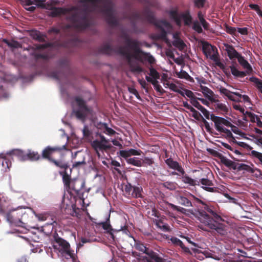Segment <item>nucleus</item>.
I'll use <instances>...</instances> for the list:
<instances>
[{"mask_svg":"<svg viewBox=\"0 0 262 262\" xmlns=\"http://www.w3.org/2000/svg\"><path fill=\"white\" fill-rule=\"evenodd\" d=\"M80 2L83 4L82 8L80 9L75 6L70 9L54 7L48 15L55 17L62 14H68L67 19L71 26L77 30H83L91 25L89 15L93 10L86 4L90 3L94 7L99 8L100 12L103 14L109 26L116 27L119 25V21L115 15L111 0H81Z\"/></svg>","mask_w":262,"mask_h":262,"instance_id":"nucleus-1","label":"nucleus"},{"mask_svg":"<svg viewBox=\"0 0 262 262\" xmlns=\"http://www.w3.org/2000/svg\"><path fill=\"white\" fill-rule=\"evenodd\" d=\"M30 36L35 40L40 42L45 41V36L37 30H32L30 32Z\"/></svg>","mask_w":262,"mask_h":262,"instance_id":"nucleus-35","label":"nucleus"},{"mask_svg":"<svg viewBox=\"0 0 262 262\" xmlns=\"http://www.w3.org/2000/svg\"><path fill=\"white\" fill-rule=\"evenodd\" d=\"M184 91L185 95L190 98L191 101L192 100H197V98L194 96L193 93L191 91L187 89H185Z\"/></svg>","mask_w":262,"mask_h":262,"instance_id":"nucleus-63","label":"nucleus"},{"mask_svg":"<svg viewBox=\"0 0 262 262\" xmlns=\"http://www.w3.org/2000/svg\"><path fill=\"white\" fill-rule=\"evenodd\" d=\"M168 14L170 18L173 19L178 26H180L181 24V18L183 19L185 25H189L192 23V18L189 10H187L180 15L178 9H176L169 11Z\"/></svg>","mask_w":262,"mask_h":262,"instance_id":"nucleus-12","label":"nucleus"},{"mask_svg":"<svg viewBox=\"0 0 262 262\" xmlns=\"http://www.w3.org/2000/svg\"><path fill=\"white\" fill-rule=\"evenodd\" d=\"M119 155L121 157L124 158H129L130 156H139L141 155L143 152L139 149L136 150L135 149H130L128 150H122L119 151Z\"/></svg>","mask_w":262,"mask_h":262,"instance_id":"nucleus-23","label":"nucleus"},{"mask_svg":"<svg viewBox=\"0 0 262 262\" xmlns=\"http://www.w3.org/2000/svg\"><path fill=\"white\" fill-rule=\"evenodd\" d=\"M207 151L214 157L219 158L220 160L221 163L223 162V161H224V159L226 157L221 153L213 149L208 148L207 149Z\"/></svg>","mask_w":262,"mask_h":262,"instance_id":"nucleus-45","label":"nucleus"},{"mask_svg":"<svg viewBox=\"0 0 262 262\" xmlns=\"http://www.w3.org/2000/svg\"><path fill=\"white\" fill-rule=\"evenodd\" d=\"M66 148V145L62 146H54L51 147L48 146L46 147L42 152V157L43 159H47L49 162H51L54 158L52 157L53 154L56 151H61L65 149Z\"/></svg>","mask_w":262,"mask_h":262,"instance_id":"nucleus-15","label":"nucleus"},{"mask_svg":"<svg viewBox=\"0 0 262 262\" xmlns=\"http://www.w3.org/2000/svg\"><path fill=\"white\" fill-rule=\"evenodd\" d=\"M139 2L144 5V12L147 22L149 24L154 25L157 28L160 30L157 34V38L160 39L167 42V32L163 28V26L166 28L171 27L170 24L167 20H157L155 17L154 13L150 10V7H158V3L154 0H138Z\"/></svg>","mask_w":262,"mask_h":262,"instance_id":"nucleus-3","label":"nucleus"},{"mask_svg":"<svg viewBox=\"0 0 262 262\" xmlns=\"http://www.w3.org/2000/svg\"><path fill=\"white\" fill-rule=\"evenodd\" d=\"M22 213L23 215H21L19 222L23 224H27L30 220L29 214H30L31 211H29L28 212L26 210L23 209Z\"/></svg>","mask_w":262,"mask_h":262,"instance_id":"nucleus-43","label":"nucleus"},{"mask_svg":"<svg viewBox=\"0 0 262 262\" xmlns=\"http://www.w3.org/2000/svg\"><path fill=\"white\" fill-rule=\"evenodd\" d=\"M72 211L71 214L72 216L78 217L80 215L79 212H80V210L78 208L76 207V205H72Z\"/></svg>","mask_w":262,"mask_h":262,"instance_id":"nucleus-62","label":"nucleus"},{"mask_svg":"<svg viewBox=\"0 0 262 262\" xmlns=\"http://www.w3.org/2000/svg\"><path fill=\"white\" fill-rule=\"evenodd\" d=\"M225 31L228 34H230L232 35H235V32L236 31V29L235 28L229 26V25L225 24Z\"/></svg>","mask_w":262,"mask_h":262,"instance_id":"nucleus-60","label":"nucleus"},{"mask_svg":"<svg viewBox=\"0 0 262 262\" xmlns=\"http://www.w3.org/2000/svg\"><path fill=\"white\" fill-rule=\"evenodd\" d=\"M143 12L144 10H143L142 14L137 11H133L128 15H126L124 17V19H127L130 20L131 25L133 27V32L134 33H138L140 32L136 26V21L138 20H140L143 23L147 22Z\"/></svg>","mask_w":262,"mask_h":262,"instance_id":"nucleus-14","label":"nucleus"},{"mask_svg":"<svg viewBox=\"0 0 262 262\" xmlns=\"http://www.w3.org/2000/svg\"><path fill=\"white\" fill-rule=\"evenodd\" d=\"M201 88L202 93L204 94V95L205 96L208 97H210L212 95V94H213L212 91L210 89L207 88V86H201Z\"/></svg>","mask_w":262,"mask_h":262,"instance_id":"nucleus-56","label":"nucleus"},{"mask_svg":"<svg viewBox=\"0 0 262 262\" xmlns=\"http://www.w3.org/2000/svg\"><path fill=\"white\" fill-rule=\"evenodd\" d=\"M125 159H126V162L129 164L137 167H141L143 165L142 159L139 158L134 157L130 158H127Z\"/></svg>","mask_w":262,"mask_h":262,"instance_id":"nucleus-37","label":"nucleus"},{"mask_svg":"<svg viewBox=\"0 0 262 262\" xmlns=\"http://www.w3.org/2000/svg\"><path fill=\"white\" fill-rule=\"evenodd\" d=\"M78 108L73 111L76 118L79 120L84 121L86 117L91 113V109L87 106L85 101L79 97H76L75 98Z\"/></svg>","mask_w":262,"mask_h":262,"instance_id":"nucleus-11","label":"nucleus"},{"mask_svg":"<svg viewBox=\"0 0 262 262\" xmlns=\"http://www.w3.org/2000/svg\"><path fill=\"white\" fill-rule=\"evenodd\" d=\"M7 155L12 157L13 156L17 157L20 160H26V154L21 150L18 149H14L7 152Z\"/></svg>","mask_w":262,"mask_h":262,"instance_id":"nucleus-31","label":"nucleus"},{"mask_svg":"<svg viewBox=\"0 0 262 262\" xmlns=\"http://www.w3.org/2000/svg\"><path fill=\"white\" fill-rule=\"evenodd\" d=\"M248 150H250L251 153L249 154L253 158L256 159L258 160L259 163L262 165V153L256 150H252L253 148L248 144V146L245 148Z\"/></svg>","mask_w":262,"mask_h":262,"instance_id":"nucleus-30","label":"nucleus"},{"mask_svg":"<svg viewBox=\"0 0 262 262\" xmlns=\"http://www.w3.org/2000/svg\"><path fill=\"white\" fill-rule=\"evenodd\" d=\"M202 50L205 55L215 61L216 65L221 69H225L224 64L219 61L217 50L215 46H212L207 42H204L203 44Z\"/></svg>","mask_w":262,"mask_h":262,"instance_id":"nucleus-9","label":"nucleus"},{"mask_svg":"<svg viewBox=\"0 0 262 262\" xmlns=\"http://www.w3.org/2000/svg\"><path fill=\"white\" fill-rule=\"evenodd\" d=\"M172 45L175 47L182 51L184 50L186 47V45L184 41L180 38H177L172 41Z\"/></svg>","mask_w":262,"mask_h":262,"instance_id":"nucleus-42","label":"nucleus"},{"mask_svg":"<svg viewBox=\"0 0 262 262\" xmlns=\"http://www.w3.org/2000/svg\"><path fill=\"white\" fill-rule=\"evenodd\" d=\"M210 119L214 122V127L217 131L221 133H224L226 138L234 139L231 131L226 128V127H229L231 125V123L229 121L224 118L216 116L213 114L210 115Z\"/></svg>","mask_w":262,"mask_h":262,"instance_id":"nucleus-6","label":"nucleus"},{"mask_svg":"<svg viewBox=\"0 0 262 262\" xmlns=\"http://www.w3.org/2000/svg\"><path fill=\"white\" fill-rule=\"evenodd\" d=\"M100 226H101L103 229L107 231V233H109L113 238H114V235L112 233L113 231H120L123 230H127V226H121L120 229L118 230H114L112 228L111 225L110 224V216L107 218V220L105 222H102L98 223L97 224Z\"/></svg>","mask_w":262,"mask_h":262,"instance_id":"nucleus-17","label":"nucleus"},{"mask_svg":"<svg viewBox=\"0 0 262 262\" xmlns=\"http://www.w3.org/2000/svg\"><path fill=\"white\" fill-rule=\"evenodd\" d=\"M156 225L159 229L164 232L169 231L170 228L168 224L163 222L161 220L157 221Z\"/></svg>","mask_w":262,"mask_h":262,"instance_id":"nucleus-40","label":"nucleus"},{"mask_svg":"<svg viewBox=\"0 0 262 262\" xmlns=\"http://www.w3.org/2000/svg\"><path fill=\"white\" fill-rule=\"evenodd\" d=\"M143 189L141 186H136L133 187V190L132 193V196L135 198H143L142 192Z\"/></svg>","mask_w":262,"mask_h":262,"instance_id":"nucleus-39","label":"nucleus"},{"mask_svg":"<svg viewBox=\"0 0 262 262\" xmlns=\"http://www.w3.org/2000/svg\"><path fill=\"white\" fill-rule=\"evenodd\" d=\"M58 64L61 68H69V61L67 58H62L59 60Z\"/></svg>","mask_w":262,"mask_h":262,"instance_id":"nucleus-58","label":"nucleus"},{"mask_svg":"<svg viewBox=\"0 0 262 262\" xmlns=\"http://www.w3.org/2000/svg\"><path fill=\"white\" fill-rule=\"evenodd\" d=\"M177 201L178 203L185 207H192L191 202L186 197L184 196H179L177 197Z\"/></svg>","mask_w":262,"mask_h":262,"instance_id":"nucleus-38","label":"nucleus"},{"mask_svg":"<svg viewBox=\"0 0 262 262\" xmlns=\"http://www.w3.org/2000/svg\"><path fill=\"white\" fill-rule=\"evenodd\" d=\"M165 163L169 168L177 170L180 173H184V169L178 162L173 161L171 158H169L165 160Z\"/></svg>","mask_w":262,"mask_h":262,"instance_id":"nucleus-24","label":"nucleus"},{"mask_svg":"<svg viewBox=\"0 0 262 262\" xmlns=\"http://www.w3.org/2000/svg\"><path fill=\"white\" fill-rule=\"evenodd\" d=\"M192 250L195 253H203L205 256V257L207 258H212L215 260H219V258L218 257H217L216 256H213V255L211 253H210L208 251H204V252H201L199 250H198L197 249H194V248H192Z\"/></svg>","mask_w":262,"mask_h":262,"instance_id":"nucleus-46","label":"nucleus"},{"mask_svg":"<svg viewBox=\"0 0 262 262\" xmlns=\"http://www.w3.org/2000/svg\"><path fill=\"white\" fill-rule=\"evenodd\" d=\"M222 163L230 169L237 170V171L244 170L251 173H253L256 171L259 174H261V170L257 168H253L246 164L235 162L226 157H225Z\"/></svg>","mask_w":262,"mask_h":262,"instance_id":"nucleus-7","label":"nucleus"},{"mask_svg":"<svg viewBox=\"0 0 262 262\" xmlns=\"http://www.w3.org/2000/svg\"><path fill=\"white\" fill-rule=\"evenodd\" d=\"M178 76L180 78L185 79L190 81H191L193 80L192 78L188 74V73L183 70L178 74Z\"/></svg>","mask_w":262,"mask_h":262,"instance_id":"nucleus-50","label":"nucleus"},{"mask_svg":"<svg viewBox=\"0 0 262 262\" xmlns=\"http://www.w3.org/2000/svg\"><path fill=\"white\" fill-rule=\"evenodd\" d=\"M163 186L170 190H175L176 188V184L172 182H165L163 184Z\"/></svg>","mask_w":262,"mask_h":262,"instance_id":"nucleus-59","label":"nucleus"},{"mask_svg":"<svg viewBox=\"0 0 262 262\" xmlns=\"http://www.w3.org/2000/svg\"><path fill=\"white\" fill-rule=\"evenodd\" d=\"M72 169H70V172L71 173ZM60 174L62 177V180L64 185L67 188H70L71 184L72 183L70 174H69L67 170H64L63 171H60Z\"/></svg>","mask_w":262,"mask_h":262,"instance_id":"nucleus-28","label":"nucleus"},{"mask_svg":"<svg viewBox=\"0 0 262 262\" xmlns=\"http://www.w3.org/2000/svg\"><path fill=\"white\" fill-rule=\"evenodd\" d=\"M224 46L226 48L225 51L227 53L228 56L230 59H233L234 58H237L240 56L241 54H240L232 46V45H229L228 43H224Z\"/></svg>","mask_w":262,"mask_h":262,"instance_id":"nucleus-21","label":"nucleus"},{"mask_svg":"<svg viewBox=\"0 0 262 262\" xmlns=\"http://www.w3.org/2000/svg\"><path fill=\"white\" fill-rule=\"evenodd\" d=\"M220 91L221 94H224L225 96L228 97V98L232 101H236L237 100L235 98V97L232 95V93L230 91L227 90V89L225 88H221L220 89Z\"/></svg>","mask_w":262,"mask_h":262,"instance_id":"nucleus-41","label":"nucleus"},{"mask_svg":"<svg viewBox=\"0 0 262 262\" xmlns=\"http://www.w3.org/2000/svg\"><path fill=\"white\" fill-rule=\"evenodd\" d=\"M142 166H151L154 163V161L152 158L145 157L142 159Z\"/></svg>","mask_w":262,"mask_h":262,"instance_id":"nucleus-57","label":"nucleus"},{"mask_svg":"<svg viewBox=\"0 0 262 262\" xmlns=\"http://www.w3.org/2000/svg\"><path fill=\"white\" fill-rule=\"evenodd\" d=\"M151 261L153 262H171L169 259H165L159 256L157 253H151Z\"/></svg>","mask_w":262,"mask_h":262,"instance_id":"nucleus-44","label":"nucleus"},{"mask_svg":"<svg viewBox=\"0 0 262 262\" xmlns=\"http://www.w3.org/2000/svg\"><path fill=\"white\" fill-rule=\"evenodd\" d=\"M120 47H117L115 50L113 49V47L109 43H104L98 49V53L100 54L105 55H112L113 53L119 55L117 51Z\"/></svg>","mask_w":262,"mask_h":262,"instance_id":"nucleus-19","label":"nucleus"},{"mask_svg":"<svg viewBox=\"0 0 262 262\" xmlns=\"http://www.w3.org/2000/svg\"><path fill=\"white\" fill-rule=\"evenodd\" d=\"M169 206L171 207V208L174 210H177L180 212H181L183 214H186L187 212L188 211L190 213H192L190 210H187L184 208L172 204H169Z\"/></svg>","mask_w":262,"mask_h":262,"instance_id":"nucleus-49","label":"nucleus"},{"mask_svg":"<svg viewBox=\"0 0 262 262\" xmlns=\"http://www.w3.org/2000/svg\"><path fill=\"white\" fill-rule=\"evenodd\" d=\"M192 28L195 31L199 33H201L203 32V29L200 24L197 21H195L193 22Z\"/></svg>","mask_w":262,"mask_h":262,"instance_id":"nucleus-61","label":"nucleus"},{"mask_svg":"<svg viewBox=\"0 0 262 262\" xmlns=\"http://www.w3.org/2000/svg\"><path fill=\"white\" fill-rule=\"evenodd\" d=\"M200 218V222L206 228L212 230H215L219 234L222 236L226 235L227 234V226L223 224L219 223V222H221L222 221H214L209 218L208 216L205 214L201 215Z\"/></svg>","mask_w":262,"mask_h":262,"instance_id":"nucleus-5","label":"nucleus"},{"mask_svg":"<svg viewBox=\"0 0 262 262\" xmlns=\"http://www.w3.org/2000/svg\"><path fill=\"white\" fill-rule=\"evenodd\" d=\"M250 116L251 117V119H254L255 117L256 118V122L257 125L259 127H262V121L260 120V118L258 117L256 115L253 114L252 113H250Z\"/></svg>","mask_w":262,"mask_h":262,"instance_id":"nucleus-64","label":"nucleus"},{"mask_svg":"<svg viewBox=\"0 0 262 262\" xmlns=\"http://www.w3.org/2000/svg\"><path fill=\"white\" fill-rule=\"evenodd\" d=\"M203 122L204 123V125L205 128L207 132L210 134L212 135H218V134L216 133L210 126L209 123L205 119H203Z\"/></svg>","mask_w":262,"mask_h":262,"instance_id":"nucleus-53","label":"nucleus"},{"mask_svg":"<svg viewBox=\"0 0 262 262\" xmlns=\"http://www.w3.org/2000/svg\"><path fill=\"white\" fill-rule=\"evenodd\" d=\"M190 102L193 106L199 110L203 113L206 119H210L209 112L201 105L197 100H192V101H190Z\"/></svg>","mask_w":262,"mask_h":262,"instance_id":"nucleus-26","label":"nucleus"},{"mask_svg":"<svg viewBox=\"0 0 262 262\" xmlns=\"http://www.w3.org/2000/svg\"><path fill=\"white\" fill-rule=\"evenodd\" d=\"M135 247L137 250L145 253L149 256V258L145 257L147 262H152L151 254V253H156L155 252L149 249L143 243L140 241L135 242Z\"/></svg>","mask_w":262,"mask_h":262,"instance_id":"nucleus-16","label":"nucleus"},{"mask_svg":"<svg viewBox=\"0 0 262 262\" xmlns=\"http://www.w3.org/2000/svg\"><path fill=\"white\" fill-rule=\"evenodd\" d=\"M149 75L154 79H158L160 78V74L156 71L155 69H154L152 66H151L149 68Z\"/></svg>","mask_w":262,"mask_h":262,"instance_id":"nucleus-51","label":"nucleus"},{"mask_svg":"<svg viewBox=\"0 0 262 262\" xmlns=\"http://www.w3.org/2000/svg\"><path fill=\"white\" fill-rule=\"evenodd\" d=\"M181 174V178L182 182L190 186H195L196 185H200V182L198 181L194 180L190 177L188 176L187 174L186 173L185 170H184V173H180Z\"/></svg>","mask_w":262,"mask_h":262,"instance_id":"nucleus-22","label":"nucleus"},{"mask_svg":"<svg viewBox=\"0 0 262 262\" xmlns=\"http://www.w3.org/2000/svg\"><path fill=\"white\" fill-rule=\"evenodd\" d=\"M3 42L7 44L12 50L21 48V45L18 41L13 39L9 40L7 39H3Z\"/></svg>","mask_w":262,"mask_h":262,"instance_id":"nucleus-34","label":"nucleus"},{"mask_svg":"<svg viewBox=\"0 0 262 262\" xmlns=\"http://www.w3.org/2000/svg\"><path fill=\"white\" fill-rule=\"evenodd\" d=\"M193 196L195 200L198 203L201 204L204 206L203 210H200L198 212L197 217L200 221L201 219L200 217H201V215L204 214L207 215L209 218L211 219L214 221H224L222 217L220 215H219L214 210V208L212 206L205 204L203 201L195 198L194 196L193 195Z\"/></svg>","mask_w":262,"mask_h":262,"instance_id":"nucleus-10","label":"nucleus"},{"mask_svg":"<svg viewBox=\"0 0 262 262\" xmlns=\"http://www.w3.org/2000/svg\"><path fill=\"white\" fill-rule=\"evenodd\" d=\"M51 160L52 161L50 162L51 163L54 164L56 166L61 169H63L64 170H68V169L69 168V165L68 163L63 159H59L57 160L53 159Z\"/></svg>","mask_w":262,"mask_h":262,"instance_id":"nucleus-33","label":"nucleus"},{"mask_svg":"<svg viewBox=\"0 0 262 262\" xmlns=\"http://www.w3.org/2000/svg\"><path fill=\"white\" fill-rule=\"evenodd\" d=\"M22 211L23 209L21 208H18L10 210L7 214L8 220L10 223H14L17 221L19 222L20 217H21V215H23Z\"/></svg>","mask_w":262,"mask_h":262,"instance_id":"nucleus-18","label":"nucleus"},{"mask_svg":"<svg viewBox=\"0 0 262 262\" xmlns=\"http://www.w3.org/2000/svg\"><path fill=\"white\" fill-rule=\"evenodd\" d=\"M215 108L220 111H222L223 113H227L228 112V108L225 104L223 103H217L215 104Z\"/></svg>","mask_w":262,"mask_h":262,"instance_id":"nucleus-55","label":"nucleus"},{"mask_svg":"<svg viewBox=\"0 0 262 262\" xmlns=\"http://www.w3.org/2000/svg\"><path fill=\"white\" fill-rule=\"evenodd\" d=\"M119 36L124 39L126 46L124 47H125V50L127 52H129L128 49L133 52L139 45H142L141 42L137 39L130 38L126 31L124 29L120 30Z\"/></svg>","mask_w":262,"mask_h":262,"instance_id":"nucleus-13","label":"nucleus"},{"mask_svg":"<svg viewBox=\"0 0 262 262\" xmlns=\"http://www.w3.org/2000/svg\"><path fill=\"white\" fill-rule=\"evenodd\" d=\"M249 80L256 85L257 88L262 93V81L256 77H251Z\"/></svg>","mask_w":262,"mask_h":262,"instance_id":"nucleus-48","label":"nucleus"},{"mask_svg":"<svg viewBox=\"0 0 262 262\" xmlns=\"http://www.w3.org/2000/svg\"><path fill=\"white\" fill-rule=\"evenodd\" d=\"M92 122L94 126L98 130L95 133L96 137H99L100 140L96 139L91 142V145L95 150L98 158L101 157L100 151H106L112 148V145L109 144V140L107 139L102 133L105 128L107 124L98 121L96 119H93Z\"/></svg>","mask_w":262,"mask_h":262,"instance_id":"nucleus-4","label":"nucleus"},{"mask_svg":"<svg viewBox=\"0 0 262 262\" xmlns=\"http://www.w3.org/2000/svg\"><path fill=\"white\" fill-rule=\"evenodd\" d=\"M237 60L239 63L246 70V71H239L234 66L232 65L230 66L232 74L236 77L239 78H243L247 75L251 74L253 69L248 61L242 55H240Z\"/></svg>","mask_w":262,"mask_h":262,"instance_id":"nucleus-8","label":"nucleus"},{"mask_svg":"<svg viewBox=\"0 0 262 262\" xmlns=\"http://www.w3.org/2000/svg\"><path fill=\"white\" fill-rule=\"evenodd\" d=\"M82 131L83 137L85 139H89L92 135V132L89 129L87 125L84 126Z\"/></svg>","mask_w":262,"mask_h":262,"instance_id":"nucleus-54","label":"nucleus"},{"mask_svg":"<svg viewBox=\"0 0 262 262\" xmlns=\"http://www.w3.org/2000/svg\"><path fill=\"white\" fill-rule=\"evenodd\" d=\"M54 238L55 242L61 248L62 251L67 249L68 247H70L69 243L67 241L59 237L58 234L54 235Z\"/></svg>","mask_w":262,"mask_h":262,"instance_id":"nucleus-29","label":"nucleus"},{"mask_svg":"<svg viewBox=\"0 0 262 262\" xmlns=\"http://www.w3.org/2000/svg\"><path fill=\"white\" fill-rule=\"evenodd\" d=\"M40 156L37 151L29 150L28 152L25 155L26 160H30L31 161H37L40 159Z\"/></svg>","mask_w":262,"mask_h":262,"instance_id":"nucleus-36","label":"nucleus"},{"mask_svg":"<svg viewBox=\"0 0 262 262\" xmlns=\"http://www.w3.org/2000/svg\"><path fill=\"white\" fill-rule=\"evenodd\" d=\"M141 47V45H139L132 53L126 51L124 47H120L117 51L119 55L125 59L130 71L133 73H139L143 71L138 62L143 63L146 60L150 64H153L156 62L155 58L149 53L144 52Z\"/></svg>","mask_w":262,"mask_h":262,"instance_id":"nucleus-2","label":"nucleus"},{"mask_svg":"<svg viewBox=\"0 0 262 262\" xmlns=\"http://www.w3.org/2000/svg\"><path fill=\"white\" fill-rule=\"evenodd\" d=\"M4 158H2L3 159L2 162V166L5 168V170L7 171L9 170L10 167L11 166V161L13 159V158L10 156L9 155H7V153L4 154Z\"/></svg>","mask_w":262,"mask_h":262,"instance_id":"nucleus-32","label":"nucleus"},{"mask_svg":"<svg viewBox=\"0 0 262 262\" xmlns=\"http://www.w3.org/2000/svg\"><path fill=\"white\" fill-rule=\"evenodd\" d=\"M198 182L203 185L202 187L205 190L209 192H214V189L211 186H213V183L211 181L208 179L203 178L200 180Z\"/></svg>","mask_w":262,"mask_h":262,"instance_id":"nucleus-27","label":"nucleus"},{"mask_svg":"<svg viewBox=\"0 0 262 262\" xmlns=\"http://www.w3.org/2000/svg\"><path fill=\"white\" fill-rule=\"evenodd\" d=\"M22 4L26 6L35 5L37 7L43 9L46 0H20Z\"/></svg>","mask_w":262,"mask_h":262,"instance_id":"nucleus-25","label":"nucleus"},{"mask_svg":"<svg viewBox=\"0 0 262 262\" xmlns=\"http://www.w3.org/2000/svg\"><path fill=\"white\" fill-rule=\"evenodd\" d=\"M151 84L154 85L155 89L158 92L163 94L165 93V91L162 89L161 86L159 84L157 79H154Z\"/></svg>","mask_w":262,"mask_h":262,"instance_id":"nucleus-52","label":"nucleus"},{"mask_svg":"<svg viewBox=\"0 0 262 262\" xmlns=\"http://www.w3.org/2000/svg\"><path fill=\"white\" fill-rule=\"evenodd\" d=\"M58 4V0H51L45 3V7L43 9L49 10L51 11L52 10L54 5H57Z\"/></svg>","mask_w":262,"mask_h":262,"instance_id":"nucleus-47","label":"nucleus"},{"mask_svg":"<svg viewBox=\"0 0 262 262\" xmlns=\"http://www.w3.org/2000/svg\"><path fill=\"white\" fill-rule=\"evenodd\" d=\"M84 185L83 181L79 180H74L72 181L70 188L74 191L77 195L80 196L81 190L84 187Z\"/></svg>","mask_w":262,"mask_h":262,"instance_id":"nucleus-20","label":"nucleus"}]
</instances>
